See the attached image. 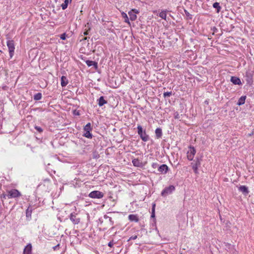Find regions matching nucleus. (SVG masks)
<instances>
[{"label":"nucleus","mask_w":254,"mask_h":254,"mask_svg":"<svg viewBox=\"0 0 254 254\" xmlns=\"http://www.w3.org/2000/svg\"><path fill=\"white\" fill-rule=\"evenodd\" d=\"M20 191L15 189L7 190V197L8 198H17L21 196Z\"/></svg>","instance_id":"obj_1"},{"label":"nucleus","mask_w":254,"mask_h":254,"mask_svg":"<svg viewBox=\"0 0 254 254\" xmlns=\"http://www.w3.org/2000/svg\"><path fill=\"white\" fill-rule=\"evenodd\" d=\"M195 153V149L193 146H190L189 147V149L187 153L188 159L190 161H192L193 160Z\"/></svg>","instance_id":"obj_2"},{"label":"nucleus","mask_w":254,"mask_h":254,"mask_svg":"<svg viewBox=\"0 0 254 254\" xmlns=\"http://www.w3.org/2000/svg\"><path fill=\"white\" fill-rule=\"evenodd\" d=\"M7 47H8L10 59H12L15 50L14 43L13 40H8L7 41Z\"/></svg>","instance_id":"obj_3"},{"label":"nucleus","mask_w":254,"mask_h":254,"mask_svg":"<svg viewBox=\"0 0 254 254\" xmlns=\"http://www.w3.org/2000/svg\"><path fill=\"white\" fill-rule=\"evenodd\" d=\"M89 197L92 198H101L104 196V193L99 190H93L91 191L89 195Z\"/></svg>","instance_id":"obj_4"},{"label":"nucleus","mask_w":254,"mask_h":254,"mask_svg":"<svg viewBox=\"0 0 254 254\" xmlns=\"http://www.w3.org/2000/svg\"><path fill=\"white\" fill-rule=\"evenodd\" d=\"M92 130L91 127V124L88 123L84 127V136L88 138H91L92 137V134L90 133V131Z\"/></svg>","instance_id":"obj_5"},{"label":"nucleus","mask_w":254,"mask_h":254,"mask_svg":"<svg viewBox=\"0 0 254 254\" xmlns=\"http://www.w3.org/2000/svg\"><path fill=\"white\" fill-rule=\"evenodd\" d=\"M201 165V160L198 158H196L194 162L191 163V166L192 169L193 170L194 173L195 174H198V168Z\"/></svg>","instance_id":"obj_6"},{"label":"nucleus","mask_w":254,"mask_h":254,"mask_svg":"<svg viewBox=\"0 0 254 254\" xmlns=\"http://www.w3.org/2000/svg\"><path fill=\"white\" fill-rule=\"evenodd\" d=\"M175 190V187L174 186H170L168 187L165 188L163 191L161 192V195L163 196H166L168 194H170Z\"/></svg>","instance_id":"obj_7"},{"label":"nucleus","mask_w":254,"mask_h":254,"mask_svg":"<svg viewBox=\"0 0 254 254\" xmlns=\"http://www.w3.org/2000/svg\"><path fill=\"white\" fill-rule=\"evenodd\" d=\"M69 219L74 225L78 224L80 222V218L77 217V213H71Z\"/></svg>","instance_id":"obj_8"},{"label":"nucleus","mask_w":254,"mask_h":254,"mask_svg":"<svg viewBox=\"0 0 254 254\" xmlns=\"http://www.w3.org/2000/svg\"><path fill=\"white\" fill-rule=\"evenodd\" d=\"M138 10L136 9H132L130 11L128 12L129 19L132 21L135 20L136 18V14L138 13Z\"/></svg>","instance_id":"obj_9"},{"label":"nucleus","mask_w":254,"mask_h":254,"mask_svg":"<svg viewBox=\"0 0 254 254\" xmlns=\"http://www.w3.org/2000/svg\"><path fill=\"white\" fill-rule=\"evenodd\" d=\"M238 190L244 194H248L249 193L248 188L246 186H240L238 188Z\"/></svg>","instance_id":"obj_10"},{"label":"nucleus","mask_w":254,"mask_h":254,"mask_svg":"<svg viewBox=\"0 0 254 254\" xmlns=\"http://www.w3.org/2000/svg\"><path fill=\"white\" fill-rule=\"evenodd\" d=\"M68 80L67 78V77L65 76H64V75H63L61 77V86L63 87H65V86H66L68 84Z\"/></svg>","instance_id":"obj_11"},{"label":"nucleus","mask_w":254,"mask_h":254,"mask_svg":"<svg viewBox=\"0 0 254 254\" xmlns=\"http://www.w3.org/2000/svg\"><path fill=\"white\" fill-rule=\"evenodd\" d=\"M158 171L160 173L166 174L168 171V166L166 164H162L159 167Z\"/></svg>","instance_id":"obj_12"},{"label":"nucleus","mask_w":254,"mask_h":254,"mask_svg":"<svg viewBox=\"0 0 254 254\" xmlns=\"http://www.w3.org/2000/svg\"><path fill=\"white\" fill-rule=\"evenodd\" d=\"M32 246L30 244L27 245L24 248L23 254H31Z\"/></svg>","instance_id":"obj_13"},{"label":"nucleus","mask_w":254,"mask_h":254,"mask_svg":"<svg viewBox=\"0 0 254 254\" xmlns=\"http://www.w3.org/2000/svg\"><path fill=\"white\" fill-rule=\"evenodd\" d=\"M231 81L235 85L241 84V81L240 78L236 76H232Z\"/></svg>","instance_id":"obj_14"},{"label":"nucleus","mask_w":254,"mask_h":254,"mask_svg":"<svg viewBox=\"0 0 254 254\" xmlns=\"http://www.w3.org/2000/svg\"><path fill=\"white\" fill-rule=\"evenodd\" d=\"M128 219L131 221L138 222L139 219L137 215L136 214H130L128 216Z\"/></svg>","instance_id":"obj_15"},{"label":"nucleus","mask_w":254,"mask_h":254,"mask_svg":"<svg viewBox=\"0 0 254 254\" xmlns=\"http://www.w3.org/2000/svg\"><path fill=\"white\" fill-rule=\"evenodd\" d=\"M98 105L100 107L103 106L107 103V101L104 99L103 96H101L98 99Z\"/></svg>","instance_id":"obj_16"},{"label":"nucleus","mask_w":254,"mask_h":254,"mask_svg":"<svg viewBox=\"0 0 254 254\" xmlns=\"http://www.w3.org/2000/svg\"><path fill=\"white\" fill-rule=\"evenodd\" d=\"M140 137H141L142 140L144 141H147L149 139V136L148 134H146L145 131H144L142 134H140Z\"/></svg>","instance_id":"obj_17"},{"label":"nucleus","mask_w":254,"mask_h":254,"mask_svg":"<svg viewBox=\"0 0 254 254\" xmlns=\"http://www.w3.org/2000/svg\"><path fill=\"white\" fill-rule=\"evenodd\" d=\"M132 163L134 166L140 167L142 165V163L138 159H134L132 161Z\"/></svg>","instance_id":"obj_18"},{"label":"nucleus","mask_w":254,"mask_h":254,"mask_svg":"<svg viewBox=\"0 0 254 254\" xmlns=\"http://www.w3.org/2000/svg\"><path fill=\"white\" fill-rule=\"evenodd\" d=\"M155 133H156L157 138H161L162 135V129L160 128H157L156 130H155Z\"/></svg>","instance_id":"obj_19"},{"label":"nucleus","mask_w":254,"mask_h":254,"mask_svg":"<svg viewBox=\"0 0 254 254\" xmlns=\"http://www.w3.org/2000/svg\"><path fill=\"white\" fill-rule=\"evenodd\" d=\"M86 64L88 66H90L92 65L94 66L95 67H97L98 66V64L96 62H93L91 61H86L85 62Z\"/></svg>","instance_id":"obj_20"},{"label":"nucleus","mask_w":254,"mask_h":254,"mask_svg":"<svg viewBox=\"0 0 254 254\" xmlns=\"http://www.w3.org/2000/svg\"><path fill=\"white\" fill-rule=\"evenodd\" d=\"M246 96H241L238 102L237 105L239 106H241V105H243L246 101Z\"/></svg>","instance_id":"obj_21"},{"label":"nucleus","mask_w":254,"mask_h":254,"mask_svg":"<svg viewBox=\"0 0 254 254\" xmlns=\"http://www.w3.org/2000/svg\"><path fill=\"white\" fill-rule=\"evenodd\" d=\"M122 16L124 18V21L125 22L127 23L129 25H130V23L129 22V19L128 18V16H127V13H125V12H122Z\"/></svg>","instance_id":"obj_22"},{"label":"nucleus","mask_w":254,"mask_h":254,"mask_svg":"<svg viewBox=\"0 0 254 254\" xmlns=\"http://www.w3.org/2000/svg\"><path fill=\"white\" fill-rule=\"evenodd\" d=\"M213 7L217 8V11L218 13L219 12V11H220V9L221 8V7L220 6L219 3L217 2H214L213 4Z\"/></svg>","instance_id":"obj_23"},{"label":"nucleus","mask_w":254,"mask_h":254,"mask_svg":"<svg viewBox=\"0 0 254 254\" xmlns=\"http://www.w3.org/2000/svg\"><path fill=\"white\" fill-rule=\"evenodd\" d=\"M69 3V0H64V3L62 4L61 6L63 9H65L67 7Z\"/></svg>","instance_id":"obj_24"},{"label":"nucleus","mask_w":254,"mask_h":254,"mask_svg":"<svg viewBox=\"0 0 254 254\" xmlns=\"http://www.w3.org/2000/svg\"><path fill=\"white\" fill-rule=\"evenodd\" d=\"M159 16L161 17L163 19H166V11L165 10H162L160 13H159Z\"/></svg>","instance_id":"obj_25"},{"label":"nucleus","mask_w":254,"mask_h":254,"mask_svg":"<svg viewBox=\"0 0 254 254\" xmlns=\"http://www.w3.org/2000/svg\"><path fill=\"white\" fill-rule=\"evenodd\" d=\"M42 94L41 93H38L34 95V99L35 100H39L42 98Z\"/></svg>","instance_id":"obj_26"},{"label":"nucleus","mask_w":254,"mask_h":254,"mask_svg":"<svg viewBox=\"0 0 254 254\" xmlns=\"http://www.w3.org/2000/svg\"><path fill=\"white\" fill-rule=\"evenodd\" d=\"M137 128L138 134H139V135L142 134V133H143L144 132H143L142 127L140 125H138Z\"/></svg>","instance_id":"obj_27"},{"label":"nucleus","mask_w":254,"mask_h":254,"mask_svg":"<svg viewBox=\"0 0 254 254\" xmlns=\"http://www.w3.org/2000/svg\"><path fill=\"white\" fill-rule=\"evenodd\" d=\"M34 128L35 129H36L37 131L38 132H39V133H42L43 131V129L40 127H39V126H35Z\"/></svg>","instance_id":"obj_28"},{"label":"nucleus","mask_w":254,"mask_h":254,"mask_svg":"<svg viewBox=\"0 0 254 254\" xmlns=\"http://www.w3.org/2000/svg\"><path fill=\"white\" fill-rule=\"evenodd\" d=\"M0 198L2 200L3 199H6L7 197V194H5L4 193H2L0 195Z\"/></svg>","instance_id":"obj_29"},{"label":"nucleus","mask_w":254,"mask_h":254,"mask_svg":"<svg viewBox=\"0 0 254 254\" xmlns=\"http://www.w3.org/2000/svg\"><path fill=\"white\" fill-rule=\"evenodd\" d=\"M172 95V92H164V97H166V96H170L171 95Z\"/></svg>","instance_id":"obj_30"},{"label":"nucleus","mask_w":254,"mask_h":254,"mask_svg":"<svg viewBox=\"0 0 254 254\" xmlns=\"http://www.w3.org/2000/svg\"><path fill=\"white\" fill-rule=\"evenodd\" d=\"M60 38L62 40H65L66 39V34L65 33L62 34L60 36Z\"/></svg>","instance_id":"obj_31"},{"label":"nucleus","mask_w":254,"mask_h":254,"mask_svg":"<svg viewBox=\"0 0 254 254\" xmlns=\"http://www.w3.org/2000/svg\"><path fill=\"white\" fill-rule=\"evenodd\" d=\"M91 28L90 27H88V28L87 29H85V32L83 33L84 35H87L88 34L89 31L90 30Z\"/></svg>","instance_id":"obj_32"},{"label":"nucleus","mask_w":254,"mask_h":254,"mask_svg":"<svg viewBox=\"0 0 254 254\" xmlns=\"http://www.w3.org/2000/svg\"><path fill=\"white\" fill-rule=\"evenodd\" d=\"M82 38L80 39V41H83V40H86L89 38V37H83V35H81Z\"/></svg>","instance_id":"obj_33"},{"label":"nucleus","mask_w":254,"mask_h":254,"mask_svg":"<svg viewBox=\"0 0 254 254\" xmlns=\"http://www.w3.org/2000/svg\"><path fill=\"white\" fill-rule=\"evenodd\" d=\"M114 245V243L113 242H109L108 244V247H110V248H112Z\"/></svg>","instance_id":"obj_34"},{"label":"nucleus","mask_w":254,"mask_h":254,"mask_svg":"<svg viewBox=\"0 0 254 254\" xmlns=\"http://www.w3.org/2000/svg\"><path fill=\"white\" fill-rule=\"evenodd\" d=\"M137 238V236L134 235L130 237L129 240H135Z\"/></svg>","instance_id":"obj_35"},{"label":"nucleus","mask_w":254,"mask_h":254,"mask_svg":"<svg viewBox=\"0 0 254 254\" xmlns=\"http://www.w3.org/2000/svg\"><path fill=\"white\" fill-rule=\"evenodd\" d=\"M155 209V204H153L152 208V211H154V209Z\"/></svg>","instance_id":"obj_36"},{"label":"nucleus","mask_w":254,"mask_h":254,"mask_svg":"<svg viewBox=\"0 0 254 254\" xmlns=\"http://www.w3.org/2000/svg\"><path fill=\"white\" fill-rule=\"evenodd\" d=\"M154 217V211H152L151 217Z\"/></svg>","instance_id":"obj_37"},{"label":"nucleus","mask_w":254,"mask_h":254,"mask_svg":"<svg viewBox=\"0 0 254 254\" xmlns=\"http://www.w3.org/2000/svg\"><path fill=\"white\" fill-rule=\"evenodd\" d=\"M59 247V245H58L57 246L54 247V250H56L57 249V248H58Z\"/></svg>","instance_id":"obj_38"},{"label":"nucleus","mask_w":254,"mask_h":254,"mask_svg":"<svg viewBox=\"0 0 254 254\" xmlns=\"http://www.w3.org/2000/svg\"><path fill=\"white\" fill-rule=\"evenodd\" d=\"M0 52H1V51L0 50Z\"/></svg>","instance_id":"obj_39"}]
</instances>
